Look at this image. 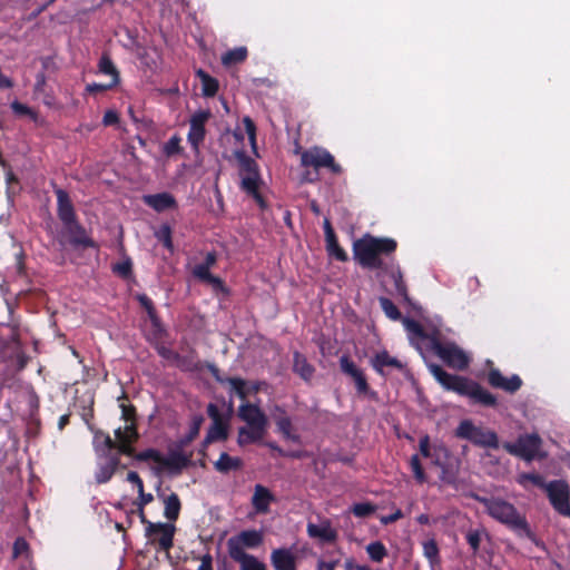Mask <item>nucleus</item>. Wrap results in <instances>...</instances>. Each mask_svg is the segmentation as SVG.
I'll return each instance as SVG.
<instances>
[{
    "label": "nucleus",
    "mask_w": 570,
    "mask_h": 570,
    "mask_svg": "<svg viewBox=\"0 0 570 570\" xmlns=\"http://www.w3.org/2000/svg\"><path fill=\"white\" fill-rule=\"evenodd\" d=\"M470 498L481 503L485 512L495 521L504 524L519 535H524L534 541V533L531 530L524 515L520 514L517 508L501 498L482 497L478 493H471Z\"/></svg>",
    "instance_id": "obj_1"
},
{
    "label": "nucleus",
    "mask_w": 570,
    "mask_h": 570,
    "mask_svg": "<svg viewBox=\"0 0 570 570\" xmlns=\"http://www.w3.org/2000/svg\"><path fill=\"white\" fill-rule=\"evenodd\" d=\"M55 194L57 196V215L62 224L61 237L72 246L94 247L95 243L77 219L69 194L61 188H57Z\"/></svg>",
    "instance_id": "obj_2"
},
{
    "label": "nucleus",
    "mask_w": 570,
    "mask_h": 570,
    "mask_svg": "<svg viewBox=\"0 0 570 570\" xmlns=\"http://www.w3.org/2000/svg\"><path fill=\"white\" fill-rule=\"evenodd\" d=\"M235 157L238 161L239 175L242 177L240 189L250 196L261 208H265L266 202L259 191L262 179L258 164L243 150L236 151Z\"/></svg>",
    "instance_id": "obj_3"
},
{
    "label": "nucleus",
    "mask_w": 570,
    "mask_h": 570,
    "mask_svg": "<svg viewBox=\"0 0 570 570\" xmlns=\"http://www.w3.org/2000/svg\"><path fill=\"white\" fill-rule=\"evenodd\" d=\"M301 165L315 169L313 177H306V180L311 183L318 179L317 171L321 168H327L334 175H340L343 171L341 165L335 161L334 156L325 148L318 146L306 149L301 154Z\"/></svg>",
    "instance_id": "obj_4"
},
{
    "label": "nucleus",
    "mask_w": 570,
    "mask_h": 570,
    "mask_svg": "<svg viewBox=\"0 0 570 570\" xmlns=\"http://www.w3.org/2000/svg\"><path fill=\"white\" fill-rule=\"evenodd\" d=\"M433 465L441 470L440 481L456 487L460 472V460L444 444H434Z\"/></svg>",
    "instance_id": "obj_5"
},
{
    "label": "nucleus",
    "mask_w": 570,
    "mask_h": 570,
    "mask_svg": "<svg viewBox=\"0 0 570 570\" xmlns=\"http://www.w3.org/2000/svg\"><path fill=\"white\" fill-rule=\"evenodd\" d=\"M456 436L480 448L494 450L500 448L499 438L494 431L476 426L470 420H464L459 424Z\"/></svg>",
    "instance_id": "obj_6"
},
{
    "label": "nucleus",
    "mask_w": 570,
    "mask_h": 570,
    "mask_svg": "<svg viewBox=\"0 0 570 570\" xmlns=\"http://www.w3.org/2000/svg\"><path fill=\"white\" fill-rule=\"evenodd\" d=\"M430 350L450 367L462 371L469 366L468 355L454 343L443 344L439 336L432 337Z\"/></svg>",
    "instance_id": "obj_7"
},
{
    "label": "nucleus",
    "mask_w": 570,
    "mask_h": 570,
    "mask_svg": "<svg viewBox=\"0 0 570 570\" xmlns=\"http://www.w3.org/2000/svg\"><path fill=\"white\" fill-rule=\"evenodd\" d=\"M542 440L537 433L522 434L515 442H504L502 448L511 455L521 458L528 462L535 459L541 448Z\"/></svg>",
    "instance_id": "obj_8"
},
{
    "label": "nucleus",
    "mask_w": 570,
    "mask_h": 570,
    "mask_svg": "<svg viewBox=\"0 0 570 570\" xmlns=\"http://www.w3.org/2000/svg\"><path fill=\"white\" fill-rule=\"evenodd\" d=\"M175 531L173 523H148L145 537L151 546H158L159 551H169L174 546Z\"/></svg>",
    "instance_id": "obj_9"
},
{
    "label": "nucleus",
    "mask_w": 570,
    "mask_h": 570,
    "mask_svg": "<svg viewBox=\"0 0 570 570\" xmlns=\"http://www.w3.org/2000/svg\"><path fill=\"white\" fill-rule=\"evenodd\" d=\"M547 495L553 509L561 515H570V490L563 480H553L548 482L546 489Z\"/></svg>",
    "instance_id": "obj_10"
},
{
    "label": "nucleus",
    "mask_w": 570,
    "mask_h": 570,
    "mask_svg": "<svg viewBox=\"0 0 570 570\" xmlns=\"http://www.w3.org/2000/svg\"><path fill=\"white\" fill-rule=\"evenodd\" d=\"M217 262L216 252H208L205 261L193 268V275L202 283L209 285L216 293H227L224 281L210 273L212 266Z\"/></svg>",
    "instance_id": "obj_11"
},
{
    "label": "nucleus",
    "mask_w": 570,
    "mask_h": 570,
    "mask_svg": "<svg viewBox=\"0 0 570 570\" xmlns=\"http://www.w3.org/2000/svg\"><path fill=\"white\" fill-rule=\"evenodd\" d=\"M207 414L212 419V424L206 433V443L226 441L228 438L229 423L215 403L207 405Z\"/></svg>",
    "instance_id": "obj_12"
},
{
    "label": "nucleus",
    "mask_w": 570,
    "mask_h": 570,
    "mask_svg": "<svg viewBox=\"0 0 570 570\" xmlns=\"http://www.w3.org/2000/svg\"><path fill=\"white\" fill-rule=\"evenodd\" d=\"M264 541V535L262 531L258 530H243L238 534L232 537L227 541V551L229 557L236 556L239 551L240 553H247L245 549H256Z\"/></svg>",
    "instance_id": "obj_13"
},
{
    "label": "nucleus",
    "mask_w": 570,
    "mask_h": 570,
    "mask_svg": "<svg viewBox=\"0 0 570 570\" xmlns=\"http://www.w3.org/2000/svg\"><path fill=\"white\" fill-rule=\"evenodd\" d=\"M430 371L435 380L446 390L453 391L460 395H463L470 379L450 374L442 366L438 364H431Z\"/></svg>",
    "instance_id": "obj_14"
},
{
    "label": "nucleus",
    "mask_w": 570,
    "mask_h": 570,
    "mask_svg": "<svg viewBox=\"0 0 570 570\" xmlns=\"http://www.w3.org/2000/svg\"><path fill=\"white\" fill-rule=\"evenodd\" d=\"M487 381L493 389L503 390L507 393H515L522 386V380L518 374L510 377L503 376L499 368H490L487 375Z\"/></svg>",
    "instance_id": "obj_15"
},
{
    "label": "nucleus",
    "mask_w": 570,
    "mask_h": 570,
    "mask_svg": "<svg viewBox=\"0 0 570 570\" xmlns=\"http://www.w3.org/2000/svg\"><path fill=\"white\" fill-rule=\"evenodd\" d=\"M340 367L344 374L354 381L358 394L366 395L370 393V385L364 372L347 355L340 357Z\"/></svg>",
    "instance_id": "obj_16"
},
{
    "label": "nucleus",
    "mask_w": 570,
    "mask_h": 570,
    "mask_svg": "<svg viewBox=\"0 0 570 570\" xmlns=\"http://www.w3.org/2000/svg\"><path fill=\"white\" fill-rule=\"evenodd\" d=\"M209 116L210 114L208 111L199 110L195 112L190 118L187 139L195 150L198 149L199 145L205 139V124L208 120Z\"/></svg>",
    "instance_id": "obj_17"
},
{
    "label": "nucleus",
    "mask_w": 570,
    "mask_h": 570,
    "mask_svg": "<svg viewBox=\"0 0 570 570\" xmlns=\"http://www.w3.org/2000/svg\"><path fill=\"white\" fill-rule=\"evenodd\" d=\"M463 396H468L473 403L480 404L485 407H497L498 399L494 394L489 392L487 389L481 386L478 382L470 380L468 386L463 393Z\"/></svg>",
    "instance_id": "obj_18"
},
{
    "label": "nucleus",
    "mask_w": 570,
    "mask_h": 570,
    "mask_svg": "<svg viewBox=\"0 0 570 570\" xmlns=\"http://www.w3.org/2000/svg\"><path fill=\"white\" fill-rule=\"evenodd\" d=\"M206 367L216 382L220 384H229L232 391H234L240 400L247 399L250 391L247 389V383L244 379L223 376L219 368L214 363H208Z\"/></svg>",
    "instance_id": "obj_19"
},
{
    "label": "nucleus",
    "mask_w": 570,
    "mask_h": 570,
    "mask_svg": "<svg viewBox=\"0 0 570 570\" xmlns=\"http://www.w3.org/2000/svg\"><path fill=\"white\" fill-rule=\"evenodd\" d=\"M276 501L274 493L263 484H256L254 487V493L250 499V504L254 509L255 514H267L269 513L271 504Z\"/></svg>",
    "instance_id": "obj_20"
},
{
    "label": "nucleus",
    "mask_w": 570,
    "mask_h": 570,
    "mask_svg": "<svg viewBox=\"0 0 570 570\" xmlns=\"http://www.w3.org/2000/svg\"><path fill=\"white\" fill-rule=\"evenodd\" d=\"M191 454L183 453V449H175L167 456L161 455L160 466L168 470L173 474H179L190 464Z\"/></svg>",
    "instance_id": "obj_21"
},
{
    "label": "nucleus",
    "mask_w": 570,
    "mask_h": 570,
    "mask_svg": "<svg viewBox=\"0 0 570 570\" xmlns=\"http://www.w3.org/2000/svg\"><path fill=\"white\" fill-rule=\"evenodd\" d=\"M397 243L389 237H375L365 234L353 243L352 249H396Z\"/></svg>",
    "instance_id": "obj_22"
},
{
    "label": "nucleus",
    "mask_w": 570,
    "mask_h": 570,
    "mask_svg": "<svg viewBox=\"0 0 570 570\" xmlns=\"http://www.w3.org/2000/svg\"><path fill=\"white\" fill-rule=\"evenodd\" d=\"M141 199L145 205L153 208L157 213L177 208L176 198L167 191L144 195Z\"/></svg>",
    "instance_id": "obj_23"
},
{
    "label": "nucleus",
    "mask_w": 570,
    "mask_h": 570,
    "mask_svg": "<svg viewBox=\"0 0 570 570\" xmlns=\"http://www.w3.org/2000/svg\"><path fill=\"white\" fill-rule=\"evenodd\" d=\"M271 563L275 570H297L296 557L287 548L274 549L271 553Z\"/></svg>",
    "instance_id": "obj_24"
},
{
    "label": "nucleus",
    "mask_w": 570,
    "mask_h": 570,
    "mask_svg": "<svg viewBox=\"0 0 570 570\" xmlns=\"http://www.w3.org/2000/svg\"><path fill=\"white\" fill-rule=\"evenodd\" d=\"M238 417L248 425L266 426L267 424L264 412L252 403H244L238 407Z\"/></svg>",
    "instance_id": "obj_25"
},
{
    "label": "nucleus",
    "mask_w": 570,
    "mask_h": 570,
    "mask_svg": "<svg viewBox=\"0 0 570 570\" xmlns=\"http://www.w3.org/2000/svg\"><path fill=\"white\" fill-rule=\"evenodd\" d=\"M306 530L309 538L320 539L324 543H334L337 539V531L332 528L328 520L321 524L309 522Z\"/></svg>",
    "instance_id": "obj_26"
},
{
    "label": "nucleus",
    "mask_w": 570,
    "mask_h": 570,
    "mask_svg": "<svg viewBox=\"0 0 570 570\" xmlns=\"http://www.w3.org/2000/svg\"><path fill=\"white\" fill-rule=\"evenodd\" d=\"M105 456L107 458V462L99 464L95 474V479L98 484H104L110 481L120 466V458L118 454H108Z\"/></svg>",
    "instance_id": "obj_27"
},
{
    "label": "nucleus",
    "mask_w": 570,
    "mask_h": 570,
    "mask_svg": "<svg viewBox=\"0 0 570 570\" xmlns=\"http://www.w3.org/2000/svg\"><path fill=\"white\" fill-rule=\"evenodd\" d=\"M371 365L380 375H385L384 367H393L400 371L404 368V364L396 357L391 356L385 350L372 357Z\"/></svg>",
    "instance_id": "obj_28"
},
{
    "label": "nucleus",
    "mask_w": 570,
    "mask_h": 570,
    "mask_svg": "<svg viewBox=\"0 0 570 570\" xmlns=\"http://www.w3.org/2000/svg\"><path fill=\"white\" fill-rule=\"evenodd\" d=\"M293 372L302 380L308 382L315 373V367L307 361L305 355L296 351L293 353Z\"/></svg>",
    "instance_id": "obj_29"
},
{
    "label": "nucleus",
    "mask_w": 570,
    "mask_h": 570,
    "mask_svg": "<svg viewBox=\"0 0 570 570\" xmlns=\"http://www.w3.org/2000/svg\"><path fill=\"white\" fill-rule=\"evenodd\" d=\"M265 429L266 426L259 425H248V428H239L237 443L240 446H244L246 444H252L261 441L264 436Z\"/></svg>",
    "instance_id": "obj_30"
},
{
    "label": "nucleus",
    "mask_w": 570,
    "mask_h": 570,
    "mask_svg": "<svg viewBox=\"0 0 570 570\" xmlns=\"http://www.w3.org/2000/svg\"><path fill=\"white\" fill-rule=\"evenodd\" d=\"M354 259L364 268L380 269L383 268L381 254L383 252H353Z\"/></svg>",
    "instance_id": "obj_31"
},
{
    "label": "nucleus",
    "mask_w": 570,
    "mask_h": 570,
    "mask_svg": "<svg viewBox=\"0 0 570 570\" xmlns=\"http://www.w3.org/2000/svg\"><path fill=\"white\" fill-rule=\"evenodd\" d=\"M98 72L110 77L111 83L118 86L120 82V72L114 63L108 52H102L98 62Z\"/></svg>",
    "instance_id": "obj_32"
},
{
    "label": "nucleus",
    "mask_w": 570,
    "mask_h": 570,
    "mask_svg": "<svg viewBox=\"0 0 570 570\" xmlns=\"http://www.w3.org/2000/svg\"><path fill=\"white\" fill-rule=\"evenodd\" d=\"M403 324H404V327L405 330L407 331V333L411 335V336H414L416 338H420L422 341H428L429 342V347H431V340L432 337H438L439 336V332H433V333H426L423 328V326L415 320L413 318H409V317H405L403 318Z\"/></svg>",
    "instance_id": "obj_33"
},
{
    "label": "nucleus",
    "mask_w": 570,
    "mask_h": 570,
    "mask_svg": "<svg viewBox=\"0 0 570 570\" xmlns=\"http://www.w3.org/2000/svg\"><path fill=\"white\" fill-rule=\"evenodd\" d=\"M205 419L202 414H196L191 417L188 432L178 440L177 448L184 449L189 445L198 435Z\"/></svg>",
    "instance_id": "obj_34"
},
{
    "label": "nucleus",
    "mask_w": 570,
    "mask_h": 570,
    "mask_svg": "<svg viewBox=\"0 0 570 570\" xmlns=\"http://www.w3.org/2000/svg\"><path fill=\"white\" fill-rule=\"evenodd\" d=\"M181 502L177 493L171 492L164 500V517L171 522H175L180 513Z\"/></svg>",
    "instance_id": "obj_35"
},
{
    "label": "nucleus",
    "mask_w": 570,
    "mask_h": 570,
    "mask_svg": "<svg viewBox=\"0 0 570 570\" xmlns=\"http://www.w3.org/2000/svg\"><path fill=\"white\" fill-rule=\"evenodd\" d=\"M243 466V461L239 458L230 456L226 452H222L218 460L214 463L216 471L220 473H228L233 470H239Z\"/></svg>",
    "instance_id": "obj_36"
},
{
    "label": "nucleus",
    "mask_w": 570,
    "mask_h": 570,
    "mask_svg": "<svg viewBox=\"0 0 570 570\" xmlns=\"http://www.w3.org/2000/svg\"><path fill=\"white\" fill-rule=\"evenodd\" d=\"M196 77L202 82V91L205 97H214L219 89L218 80L203 69L196 70Z\"/></svg>",
    "instance_id": "obj_37"
},
{
    "label": "nucleus",
    "mask_w": 570,
    "mask_h": 570,
    "mask_svg": "<svg viewBox=\"0 0 570 570\" xmlns=\"http://www.w3.org/2000/svg\"><path fill=\"white\" fill-rule=\"evenodd\" d=\"M235 562L239 563L240 570H266V564L259 561L255 556L249 553H240L230 557Z\"/></svg>",
    "instance_id": "obj_38"
},
{
    "label": "nucleus",
    "mask_w": 570,
    "mask_h": 570,
    "mask_svg": "<svg viewBox=\"0 0 570 570\" xmlns=\"http://www.w3.org/2000/svg\"><path fill=\"white\" fill-rule=\"evenodd\" d=\"M92 444L96 453H102V455H107V450L116 448V441H114L108 433L100 430L95 431Z\"/></svg>",
    "instance_id": "obj_39"
},
{
    "label": "nucleus",
    "mask_w": 570,
    "mask_h": 570,
    "mask_svg": "<svg viewBox=\"0 0 570 570\" xmlns=\"http://www.w3.org/2000/svg\"><path fill=\"white\" fill-rule=\"evenodd\" d=\"M247 56L248 51L246 47H236L234 49L226 51L222 56V63L225 67L235 66L244 62L247 59Z\"/></svg>",
    "instance_id": "obj_40"
},
{
    "label": "nucleus",
    "mask_w": 570,
    "mask_h": 570,
    "mask_svg": "<svg viewBox=\"0 0 570 570\" xmlns=\"http://www.w3.org/2000/svg\"><path fill=\"white\" fill-rule=\"evenodd\" d=\"M111 271L121 279L128 281L132 278V261L128 256H124L121 261L111 264Z\"/></svg>",
    "instance_id": "obj_41"
},
{
    "label": "nucleus",
    "mask_w": 570,
    "mask_h": 570,
    "mask_svg": "<svg viewBox=\"0 0 570 570\" xmlns=\"http://www.w3.org/2000/svg\"><path fill=\"white\" fill-rule=\"evenodd\" d=\"M365 551H366L370 560L375 562V563L382 562L384 560V558L387 557V549H386V547L384 546L383 542H381L379 540L370 542L365 547Z\"/></svg>",
    "instance_id": "obj_42"
},
{
    "label": "nucleus",
    "mask_w": 570,
    "mask_h": 570,
    "mask_svg": "<svg viewBox=\"0 0 570 570\" xmlns=\"http://www.w3.org/2000/svg\"><path fill=\"white\" fill-rule=\"evenodd\" d=\"M121 434H122V429L121 428L116 429L115 436L117 439V442H116L115 449H117L120 454H125V455H128V456H131L135 459V455L138 453V452H136L135 448L132 446V443H135V442L122 438Z\"/></svg>",
    "instance_id": "obj_43"
},
{
    "label": "nucleus",
    "mask_w": 570,
    "mask_h": 570,
    "mask_svg": "<svg viewBox=\"0 0 570 570\" xmlns=\"http://www.w3.org/2000/svg\"><path fill=\"white\" fill-rule=\"evenodd\" d=\"M423 556L429 560L433 567L440 563V550L434 539H429L423 542Z\"/></svg>",
    "instance_id": "obj_44"
},
{
    "label": "nucleus",
    "mask_w": 570,
    "mask_h": 570,
    "mask_svg": "<svg viewBox=\"0 0 570 570\" xmlns=\"http://www.w3.org/2000/svg\"><path fill=\"white\" fill-rule=\"evenodd\" d=\"M380 306L385 315L392 321H400L402 318V314L397 306L387 297L379 298Z\"/></svg>",
    "instance_id": "obj_45"
},
{
    "label": "nucleus",
    "mask_w": 570,
    "mask_h": 570,
    "mask_svg": "<svg viewBox=\"0 0 570 570\" xmlns=\"http://www.w3.org/2000/svg\"><path fill=\"white\" fill-rule=\"evenodd\" d=\"M410 468L413 473L415 481L420 484H423L428 481L426 473L422 466L419 454H413L410 459Z\"/></svg>",
    "instance_id": "obj_46"
},
{
    "label": "nucleus",
    "mask_w": 570,
    "mask_h": 570,
    "mask_svg": "<svg viewBox=\"0 0 570 570\" xmlns=\"http://www.w3.org/2000/svg\"><path fill=\"white\" fill-rule=\"evenodd\" d=\"M528 482H531L533 485L541 488L543 490H546L548 485L543 476L537 473H521L518 476V483L520 485L525 488Z\"/></svg>",
    "instance_id": "obj_47"
},
{
    "label": "nucleus",
    "mask_w": 570,
    "mask_h": 570,
    "mask_svg": "<svg viewBox=\"0 0 570 570\" xmlns=\"http://www.w3.org/2000/svg\"><path fill=\"white\" fill-rule=\"evenodd\" d=\"M181 138L178 135L171 136L168 141H166L163 145V154L166 157H173L175 155H178L183 151V148L180 146Z\"/></svg>",
    "instance_id": "obj_48"
},
{
    "label": "nucleus",
    "mask_w": 570,
    "mask_h": 570,
    "mask_svg": "<svg viewBox=\"0 0 570 570\" xmlns=\"http://www.w3.org/2000/svg\"><path fill=\"white\" fill-rule=\"evenodd\" d=\"M392 278L394 282V287L396 294L402 297L405 302L410 301L409 293H407V286L403 279V275L400 269L392 272Z\"/></svg>",
    "instance_id": "obj_49"
},
{
    "label": "nucleus",
    "mask_w": 570,
    "mask_h": 570,
    "mask_svg": "<svg viewBox=\"0 0 570 570\" xmlns=\"http://www.w3.org/2000/svg\"><path fill=\"white\" fill-rule=\"evenodd\" d=\"M278 431L284 435V438L289 439L292 441L297 442L299 436L296 434H292V421L288 416H284L277 420L276 422Z\"/></svg>",
    "instance_id": "obj_50"
},
{
    "label": "nucleus",
    "mask_w": 570,
    "mask_h": 570,
    "mask_svg": "<svg viewBox=\"0 0 570 570\" xmlns=\"http://www.w3.org/2000/svg\"><path fill=\"white\" fill-rule=\"evenodd\" d=\"M324 233H325V240H326V249H343L337 242L335 232L331 225V223L325 219L324 222Z\"/></svg>",
    "instance_id": "obj_51"
},
{
    "label": "nucleus",
    "mask_w": 570,
    "mask_h": 570,
    "mask_svg": "<svg viewBox=\"0 0 570 570\" xmlns=\"http://www.w3.org/2000/svg\"><path fill=\"white\" fill-rule=\"evenodd\" d=\"M161 455L163 454L156 449H147V450L138 452L135 455V460L141 461V462L153 461L160 465Z\"/></svg>",
    "instance_id": "obj_52"
},
{
    "label": "nucleus",
    "mask_w": 570,
    "mask_h": 570,
    "mask_svg": "<svg viewBox=\"0 0 570 570\" xmlns=\"http://www.w3.org/2000/svg\"><path fill=\"white\" fill-rule=\"evenodd\" d=\"M10 107H11L12 111L18 116H28L33 121H37V119H38V114L33 109H31L29 106H27L18 100H14L13 102H11Z\"/></svg>",
    "instance_id": "obj_53"
},
{
    "label": "nucleus",
    "mask_w": 570,
    "mask_h": 570,
    "mask_svg": "<svg viewBox=\"0 0 570 570\" xmlns=\"http://www.w3.org/2000/svg\"><path fill=\"white\" fill-rule=\"evenodd\" d=\"M137 299L140 306L147 312L150 321L155 323L158 317L153 301L146 294L138 295Z\"/></svg>",
    "instance_id": "obj_54"
},
{
    "label": "nucleus",
    "mask_w": 570,
    "mask_h": 570,
    "mask_svg": "<svg viewBox=\"0 0 570 570\" xmlns=\"http://www.w3.org/2000/svg\"><path fill=\"white\" fill-rule=\"evenodd\" d=\"M375 507L370 502L355 503L352 507V512L357 518H366L374 513Z\"/></svg>",
    "instance_id": "obj_55"
},
{
    "label": "nucleus",
    "mask_w": 570,
    "mask_h": 570,
    "mask_svg": "<svg viewBox=\"0 0 570 570\" xmlns=\"http://www.w3.org/2000/svg\"><path fill=\"white\" fill-rule=\"evenodd\" d=\"M466 542L469 543L473 554H476L480 550L481 544V531L469 530L465 534Z\"/></svg>",
    "instance_id": "obj_56"
},
{
    "label": "nucleus",
    "mask_w": 570,
    "mask_h": 570,
    "mask_svg": "<svg viewBox=\"0 0 570 570\" xmlns=\"http://www.w3.org/2000/svg\"><path fill=\"white\" fill-rule=\"evenodd\" d=\"M115 87H117V86L111 82H107V83L91 82L86 86L85 91L89 95H97V94H101V92L111 90Z\"/></svg>",
    "instance_id": "obj_57"
},
{
    "label": "nucleus",
    "mask_w": 570,
    "mask_h": 570,
    "mask_svg": "<svg viewBox=\"0 0 570 570\" xmlns=\"http://www.w3.org/2000/svg\"><path fill=\"white\" fill-rule=\"evenodd\" d=\"M419 450L422 456L431 458L433 460L434 455V445L430 443V436L428 434L423 435L419 442Z\"/></svg>",
    "instance_id": "obj_58"
},
{
    "label": "nucleus",
    "mask_w": 570,
    "mask_h": 570,
    "mask_svg": "<svg viewBox=\"0 0 570 570\" xmlns=\"http://www.w3.org/2000/svg\"><path fill=\"white\" fill-rule=\"evenodd\" d=\"M121 409V419L129 422H137V412L136 407L132 404H120Z\"/></svg>",
    "instance_id": "obj_59"
},
{
    "label": "nucleus",
    "mask_w": 570,
    "mask_h": 570,
    "mask_svg": "<svg viewBox=\"0 0 570 570\" xmlns=\"http://www.w3.org/2000/svg\"><path fill=\"white\" fill-rule=\"evenodd\" d=\"M28 550H29V543L27 542V540L22 537H18L14 540L13 547H12L13 558H18L19 556L28 552Z\"/></svg>",
    "instance_id": "obj_60"
},
{
    "label": "nucleus",
    "mask_w": 570,
    "mask_h": 570,
    "mask_svg": "<svg viewBox=\"0 0 570 570\" xmlns=\"http://www.w3.org/2000/svg\"><path fill=\"white\" fill-rule=\"evenodd\" d=\"M157 236L160 240H163L164 247H166V249H173L171 230L169 226H161Z\"/></svg>",
    "instance_id": "obj_61"
},
{
    "label": "nucleus",
    "mask_w": 570,
    "mask_h": 570,
    "mask_svg": "<svg viewBox=\"0 0 570 570\" xmlns=\"http://www.w3.org/2000/svg\"><path fill=\"white\" fill-rule=\"evenodd\" d=\"M122 438L128 439L130 441L137 442L139 439L138 430H137V422H129L124 429H122Z\"/></svg>",
    "instance_id": "obj_62"
},
{
    "label": "nucleus",
    "mask_w": 570,
    "mask_h": 570,
    "mask_svg": "<svg viewBox=\"0 0 570 570\" xmlns=\"http://www.w3.org/2000/svg\"><path fill=\"white\" fill-rule=\"evenodd\" d=\"M243 124H244L245 131L248 135L249 140L254 144L255 139H256V126H255V122L249 117H245L243 119Z\"/></svg>",
    "instance_id": "obj_63"
},
{
    "label": "nucleus",
    "mask_w": 570,
    "mask_h": 570,
    "mask_svg": "<svg viewBox=\"0 0 570 570\" xmlns=\"http://www.w3.org/2000/svg\"><path fill=\"white\" fill-rule=\"evenodd\" d=\"M119 122V115L116 110H107L102 117V124L105 126H114Z\"/></svg>",
    "instance_id": "obj_64"
}]
</instances>
